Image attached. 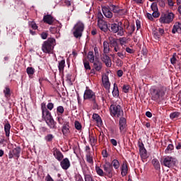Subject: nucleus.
<instances>
[{"instance_id": "nucleus-38", "label": "nucleus", "mask_w": 181, "mask_h": 181, "mask_svg": "<svg viewBox=\"0 0 181 181\" xmlns=\"http://www.w3.org/2000/svg\"><path fill=\"white\" fill-rule=\"evenodd\" d=\"M86 160L90 165H93L94 163V161L93 160V156H91L90 154L86 155Z\"/></svg>"}, {"instance_id": "nucleus-32", "label": "nucleus", "mask_w": 181, "mask_h": 181, "mask_svg": "<svg viewBox=\"0 0 181 181\" xmlns=\"http://www.w3.org/2000/svg\"><path fill=\"white\" fill-rule=\"evenodd\" d=\"M88 59L90 63H94L95 57L94 56V52L93 51L88 52Z\"/></svg>"}, {"instance_id": "nucleus-10", "label": "nucleus", "mask_w": 181, "mask_h": 181, "mask_svg": "<svg viewBox=\"0 0 181 181\" xmlns=\"http://www.w3.org/2000/svg\"><path fill=\"white\" fill-rule=\"evenodd\" d=\"M119 125L120 132L125 133V131H127V119L121 117L119 121Z\"/></svg>"}, {"instance_id": "nucleus-21", "label": "nucleus", "mask_w": 181, "mask_h": 181, "mask_svg": "<svg viewBox=\"0 0 181 181\" xmlns=\"http://www.w3.org/2000/svg\"><path fill=\"white\" fill-rule=\"evenodd\" d=\"M128 173V165H127V162H124L121 167V175L122 176H127Z\"/></svg>"}, {"instance_id": "nucleus-63", "label": "nucleus", "mask_w": 181, "mask_h": 181, "mask_svg": "<svg viewBox=\"0 0 181 181\" xmlns=\"http://www.w3.org/2000/svg\"><path fill=\"white\" fill-rule=\"evenodd\" d=\"M152 15H153V18H158V17H159V13L158 12V11H153Z\"/></svg>"}, {"instance_id": "nucleus-28", "label": "nucleus", "mask_w": 181, "mask_h": 181, "mask_svg": "<svg viewBox=\"0 0 181 181\" xmlns=\"http://www.w3.org/2000/svg\"><path fill=\"white\" fill-rule=\"evenodd\" d=\"M152 164L156 170H159V169H160V164L159 163V160H158V159L153 158L152 160Z\"/></svg>"}, {"instance_id": "nucleus-61", "label": "nucleus", "mask_w": 181, "mask_h": 181, "mask_svg": "<svg viewBox=\"0 0 181 181\" xmlns=\"http://www.w3.org/2000/svg\"><path fill=\"white\" fill-rule=\"evenodd\" d=\"M46 181H54L53 178H52V176H50L49 174L45 177Z\"/></svg>"}, {"instance_id": "nucleus-59", "label": "nucleus", "mask_w": 181, "mask_h": 181, "mask_svg": "<svg viewBox=\"0 0 181 181\" xmlns=\"http://www.w3.org/2000/svg\"><path fill=\"white\" fill-rule=\"evenodd\" d=\"M175 54H174L173 57L170 59V62L172 64H176L177 59H176V57H175Z\"/></svg>"}, {"instance_id": "nucleus-15", "label": "nucleus", "mask_w": 181, "mask_h": 181, "mask_svg": "<svg viewBox=\"0 0 181 181\" xmlns=\"http://www.w3.org/2000/svg\"><path fill=\"white\" fill-rule=\"evenodd\" d=\"M60 165L64 170H67L70 168V160L69 158H65L61 161Z\"/></svg>"}, {"instance_id": "nucleus-17", "label": "nucleus", "mask_w": 181, "mask_h": 181, "mask_svg": "<svg viewBox=\"0 0 181 181\" xmlns=\"http://www.w3.org/2000/svg\"><path fill=\"white\" fill-rule=\"evenodd\" d=\"M53 155L54 158L59 160V162H62V160H63V153H62L61 151H59L58 149L54 148Z\"/></svg>"}, {"instance_id": "nucleus-46", "label": "nucleus", "mask_w": 181, "mask_h": 181, "mask_svg": "<svg viewBox=\"0 0 181 181\" xmlns=\"http://www.w3.org/2000/svg\"><path fill=\"white\" fill-rule=\"evenodd\" d=\"M57 112H59V114H63L64 112V107H63V106H58L57 107Z\"/></svg>"}, {"instance_id": "nucleus-29", "label": "nucleus", "mask_w": 181, "mask_h": 181, "mask_svg": "<svg viewBox=\"0 0 181 181\" xmlns=\"http://www.w3.org/2000/svg\"><path fill=\"white\" fill-rule=\"evenodd\" d=\"M112 93L113 97H118L119 95V90H118V86L115 83H114L113 90Z\"/></svg>"}, {"instance_id": "nucleus-22", "label": "nucleus", "mask_w": 181, "mask_h": 181, "mask_svg": "<svg viewBox=\"0 0 181 181\" xmlns=\"http://www.w3.org/2000/svg\"><path fill=\"white\" fill-rule=\"evenodd\" d=\"M179 32H181V23H176L172 30V33H177Z\"/></svg>"}, {"instance_id": "nucleus-52", "label": "nucleus", "mask_w": 181, "mask_h": 181, "mask_svg": "<svg viewBox=\"0 0 181 181\" xmlns=\"http://www.w3.org/2000/svg\"><path fill=\"white\" fill-rule=\"evenodd\" d=\"M129 88H130V86L129 85H124L123 86V88H122V90L124 93H129Z\"/></svg>"}, {"instance_id": "nucleus-2", "label": "nucleus", "mask_w": 181, "mask_h": 181, "mask_svg": "<svg viewBox=\"0 0 181 181\" xmlns=\"http://www.w3.org/2000/svg\"><path fill=\"white\" fill-rule=\"evenodd\" d=\"M56 46V40L54 38H48L47 40L45 41L42 45V50L43 53L47 54H52L53 53V49Z\"/></svg>"}, {"instance_id": "nucleus-43", "label": "nucleus", "mask_w": 181, "mask_h": 181, "mask_svg": "<svg viewBox=\"0 0 181 181\" xmlns=\"http://www.w3.org/2000/svg\"><path fill=\"white\" fill-rule=\"evenodd\" d=\"M29 25L31 26L32 29H33L34 30H36V29H37V25H36V23H35V21H30Z\"/></svg>"}, {"instance_id": "nucleus-35", "label": "nucleus", "mask_w": 181, "mask_h": 181, "mask_svg": "<svg viewBox=\"0 0 181 181\" xmlns=\"http://www.w3.org/2000/svg\"><path fill=\"white\" fill-rule=\"evenodd\" d=\"M69 123H66L65 124L63 125L62 127V133L64 134V135H67V134H69Z\"/></svg>"}, {"instance_id": "nucleus-58", "label": "nucleus", "mask_w": 181, "mask_h": 181, "mask_svg": "<svg viewBox=\"0 0 181 181\" xmlns=\"http://www.w3.org/2000/svg\"><path fill=\"white\" fill-rule=\"evenodd\" d=\"M48 34L47 33L43 32L41 34V38L43 39V40H45V39H47Z\"/></svg>"}, {"instance_id": "nucleus-18", "label": "nucleus", "mask_w": 181, "mask_h": 181, "mask_svg": "<svg viewBox=\"0 0 181 181\" xmlns=\"http://www.w3.org/2000/svg\"><path fill=\"white\" fill-rule=\"evenodd\" d=\"M43 22H45V23H47L48 25H52L53 22H54V18L49 14L45 15L43 17Z\"/></svg>"}, {"instance_id": "nucleus-37", "label": "nucleus", "mask_w": 181, "mask_h": 181, "mask_svg": "<svg viewBox=\"0 0 181 181\" xmlns=\"http://www.w3.org/2000/svg\"><path fill=\"white\" fill-rule=\"evenodd\" d=\"M174 148L173 144H169L165 151V153H170V152L173 151Z\"/></svg>"}, {"instance_id": "nucleus-44", "label": "nucleus", "mask_w": 181, "mask_h": 181, "mask_svg": "<svg viewBox=\"0 0 181 181\" xmlns=\"http://www.w3.org/2000/svg\"><path fill=\"white\" fill-rule=\"evenodd\" d=\"M118 57H119L120 59H125V52L124 51H122V52H118L117 53Z\"/></svg>"}, {"instance_id": "nucleus-25", "label": "nucleus", "mask_w": 181, "mask_h": 181, "mask_svg": "<svg viewBox=\"0 0 181 181\" xmlns=\"http://www.w3.org/2000/svg\"><path fill=\"white\" fill-rule=\"evenodd\" d=\"M64 67H66V61L64 59H62L59 62L58 65V69L60 73H62V71H64Z\"/></svg>"}, {"instance_id": "nucleus-23", "label": "nucleus", "mask_w": 181, "mask_h": 181, "mask_svg": "<svg viewBox=\"0 0 181 181\" xmlns=\"http://www.w3.org/2000/svg\"><path fill=\"white\" fill-rule=\"evenodd\" d=\"M93 63V69L96 71H100L101 70V69H103V64L101 63V62L95 61Z\"/></svg>"}, {"instance_id": "nucleus-6", "label": "nucleus", "mask_w": 181, "mask_h": 181, "mask_svg": "<svg viewBox=\"0 0 181 181\" xmlns=\"http://www.w3.org/2000/svg\"><path fill=\"white\" fill-rule=\"evenodd\" d=\"M41 110L42 119H45V121H47L48 119L53 118V117L52 116V113L47 110V108H46V103H42L41 104Z\"/></svg>"}, {"instance_id": "nucleus-57", "label": "nucleus", "mask_w": 181, "mask_h": 181, "mask_svg": "<svg viewBox=\"0 0 181 181\" xmlns=\"http://www.w3.org/2000/svg\"><path fill=\"white\" fill-rule=\"evenodd\" d=\"M119 42H120V45L122 46L127 43V38L125 37L119 38Z\"/></svg>"}, {"instance_id": "nucleus-55", "label": "nucleus", "mask_w": 181, "mask_h": 181, "mask_svg": "<svg viewBox=\"0 0 181 181\" xmlns=\"http://www.w3.org/2000/svg\"><path fill=\"white\" fill-rule=\"evenodd\" d=\"M4 93L6 95V97H8V95H9V94H11V89H9V88H6V89L4 90Z\"/></svg>"}, {"instance_id": "nucleus-34", "label": "nucleus", "mask_w": 181, "mask_h": 181, "mask_svg": "<svg viewBox=\"0 0 181 181\" xmlns=\"http://www.w3.org/2000/svg\"><path fill=\"white\" fill-rule=\"evenodd\" d=\"M110 11H112V12H114V13H118V12H119L120 8L118 6L111 4L110 6Z\"/></svg>"}, {"instance_id": "nucleus-24", "label": "nucleus", "mask_w": 181, "mask_h": 181, "mask_svg": "<svg viewBox=\"0 0 181 181\" xmlns=\"http://www.w3.org/2000/svg\"><path fill=\"white\" fill-rule=\"evenodd\" d=\"M110 53V44L107 41L103 42V54H108Z\"/></svg>"}, {"instance_id": "nucleus-51", "label": "nucleus", "mask_w": 181, "mask_h": 181, "mask_svg": "<svg viewBox=\"0 0 181 181\" xmlns=\"http://www.w3.org/2000/svg\"><path fill=\"white\" fill-rule=\"evenodd\" d=\"M116 64L118 67H122V64H124V62L120 59H117L116 60Z\"/></svg>"}, {"instance_id": "nucleus-1", "label": "nucleus", "mask_w": 181, "mask_h": 181, "mask_svg": "<svg viewBox=\"0 0 181 181\" xmlns=\"http://www.w3.org/2000/svg\"><path fill=\"white\" fill-rule=\"evenodd\" d=\"M150 93L151 95V100L156 101V103H160L165 96V89L163 87H152L150 89Z\"/></svg>"}, {"instance_id": "nucleus-14", "label": "nucleus", "mask_w": 181, "mask_h": 181, "mask_svg": "<svg viewBox=\"0 0 181 181\" xmlns=\"http://www.w3.org/2000/svg\"><path fill=\"white\" fill-rule=\"evenodd\" d=\"M102 62L105 63L107 67H111L112 62L111 61V58H110L107 54H103L102 57Z\"/></svg>"}, {"instance_id": "nucleus-64", "label": "nucleus", "mask_w": 181, "mask_h": 181, "mask_svg": "<svg viewBox=\"0 0 181 181\" xmlns=\"http://www.w3.org/2000/svg\"><path fill=\"white\" fill-rule=\"evenodd\" d=\"M160 6H162V8H163V6H165V1H163V0H157Z\"/></svg>"}, {"instance_id": "nucleus-54", "label": "nucleus", "mask_w": 181, "mask_h": 181, "mask_svg": "<svg viewBox=\"0 0 181 181\" xmlns=\"http://www.w3.org/2000/svg\"><path fill=\"white\" fill-rule=\"evenodd\" d=\"M75 180H76V181H84V180H83V177H81V175H79V174L76 175Z\"/></svg>"}, {"instance_id": "nucleus-45", "label": "nucleus", "mask_w": 181, "mask_h": 181, "mask_svg": "<svg viewBox=\"0 0 181 181\" xmlns=\"http://www.w3.org/2000/svg\"><path fill=\"white\" fill-rule=\"evenodd\" d=\"M75 128L78 131H80L81 129V124L78 122V121H75L74 122Z\"/></svg>"}, {"instance_id": "nucleus-47", "label": "nucleus", "mask_w": 181, "mask_h": 181, "mask_svg": "<svg viewBox=\"0 0 181 181\" xmlns=\"http://www.w3.org/2000/svg\"><path fill=\"white\" fill-rule=\"evenodd\" d=\"M151 8V10L153 11V12L158 11V6H157L156 3H152Z\"/></svg>"}, {"instance_id": "nucleus-4", "label": "nucleus", "mask_w": 181, "mask_h": 181, "mask_svg": "<svg viewBox=\"0 0 181 181\" xmlns=\"http://www.w3.org/2000/svg\"><path fill=\"white\" fill-rule=\"evenodd\" d=\"M73 35L74 37L78 39L83 36V32L84 31V23L81 21H78L74 27Z\"/></svg>"}, {"instance_id": "nucleus-36", "label": "nucleus", "mask_w": 181, "mask_h": 181, "mask_svg": "<svg viewBox=\"0 0 181 181\" xmlns=\"http://www.w3.org/2000/svg\"><path fill=\"white\" fill-rule=\"evenodd\" d=\"M112 165L115 168V169H119V161L118 160H113L112 161Z\"/></svg>"}, {"instance_id": "nucleus-5", "label": "nucleus", "mask_w": 181, "mask_h": 181, "mask_svg": "<svg viewBox=\"0 0 181 181\" xmlns=\"http://www.w3.org/2000/svg\"><path fill=\"white\" fill-rule=\"evenodd\" d=\"M175 15L173 13H167L161 14L159 21L160 23H170V22L173 21Z\"/></svg>"}, {"instance_id": "nucleus-40", "label": "nucleus", "mask_w": 181, "mask_h": 181, "mask_svg": "<svg viewBox=\"0 0 181 181\" xmlns=\"http://www.w3.org/2000/svg\"><path fill=\"white\" fill-rule=\"evenodd\" d=\"M95 170L99 176H104V171H103V169L100 168V167H95Z\"/></svg>"}, {"instance_id": "nucleus-48", "label": "nucleus", "mask_w": 181, "mask_h": 181, "mask_svg": "<svg viewBox=\"0 0 181 181\" xmlns=\"http://www.w3.org/2000/svg\"><path fill=\"white\" fill-rule=\"evenodd\" d=\"M124 28L121 26L119 27V30L117 31V35L119 36H124Z\"/></svg>"}, {"instance_id": "nucleus-19", "label": "nucleus", "mask_w": 181, "mask_h": 181, "mask_svg": "<svg viewBox=\"0 0 181 181\" xmlns=\"http://www.w3.org/2000/svg\"><path fill=\"white\" fill-rule=\"evenodd\" d=\"M45 122L50 128V129H56V122H54L53 117H51V119H48V120H45Z\"/></svg>"}, {"instance_id": "nucleus-39", "label": "nucleus", "mask_w": 181, "mask_h": 181, "mask_svg": "<svg viewBox=\"0 0 181 181\" xmlns=\"http://www.w3.org/2000/svg\"><path fill=\"white\" fill-rule=\"evenodd\" d=\"M53 138H54V136L49 134L45 137V141H47V142H52V141H53Z\"/></svg>"}, {"instance_id": "nucleus-13", "label": "nucleus", "mask_w": 181, "mask_h": 181, "mask_svg": "<svg viewBox=\"0 0 181 181\" xmlns=\"http://www.w3.org/2000/svg\"><path fill=\"white\" fill-rule=\"evenodd\" d=\"M83 173L84 175L85 181H94L93 180V175H91V173H90L88 168H84L83 170Z\"/></svg>"}, {"instance_id": "nucleus-3", "label": "nucleus", "mask_w": 181, "mask_h": 181, "mask_svg": "<svg viewBox=\"0 0 181 181\" xmlns=\"http://www.w3.org/2000/svg\"><path fill=\"white\" fill-rule=\"evenodd\" d=\"M110 115L115 118H121L124 117V110L121 105L117 103H113L110 107Z\"/></svg>"}, {"instance_id": "nucleus-20", "label": "nucleus", "mask_w": 181, "mask_h": 181, "mask_svg": "<svg viewBox=\"0 0 181 181\" xmlns=\"http://www.w3.org/2000/svg\"><path fill=\"white\" fill-rule=\"evenodd\" d=\"M98 25L100 29L102 30L103 32H107V30H108V25H107V23L105 21H98Z\"/></svg>"}, {"instance_id": "nucleus-41", "label": "nucleus", "mask_w": 181, "mask_h": 181, "mask_svg": "<svg viewBox=\"0 0 181 181\" xmlns=\"http://www.w3.org/2000/svg\"><path fill=\"white\" fill-rule=\"evenodd\" d=\"M179 115H180V113H179L177 112H174L170 115V117L171 118V119H173L175 118H177V117H179Z\"/></svg>"}, {"instance_id": "nucleus-27", "label": "nucleus", "mask_w": 181, "mask_h": 181, "mask_svg": "<svg viewBox=\"0 0 181 181\" xmlns=\"http://www.w3.org/2000/svg\"><path fill=\"white\" fill-rule=\"evenodd\" d=\"M111 32H113V33H117L118 30H119V24L113 23L111 24Z\"/></svg>"}, {"instance_id": "nucleus-53", "label": "nucleus", "mask_w": 181, "mask_h": 181, "mask_svg": "<svg viewBox=\"0 0 181 181\" xmlns=\"http://www.w3.org/2000/svg\"><path fill=\"white\" fill-rule=\"evenodd\" d=\"M47 110H49V111H52V110H53V108H54V104H53L52 103H49L47 105Z\"/></svg>"}, {"instance_id": "nucleus-8", "label": "nucleus", "mask_w": 181, "mask_h": 181, "mask_svg": "<svg viewBox=\"0 0 181 181\" xmlns=\"http://www.w3.org/2000/svg\"><path fill=\"white\" fill-rule=\"evenodd\" d=\"M83 98L84 100H90V101L95 103V93L90 89L86 90H85Z\"/></svg>"}, {"instance_id": "nucleus-31", "label": "nucleus", "mask_w": 181, "mask_h": 181, "mask_svg": "<svg viewBox=\"0 0 181 181\" xmlns=\"http://www.w3.org/2000/svg\"><path fill=\"white\" fill-rule=\"evenodd\" d=\"M139 152L141 156H146V149L144 147V144L139 145Z\"/></svg>"}, {"instance_id": "nucleus-9", "label": "nucleus", "mask_w": 181, "mask_h": 181, "mask_svg": "<svg viewBox=\"0 0 181 181\" xmlns=\"http://www.w3.org/2000/svg\"><path fill=\"white\" fill-rule=\"evenodd\" d=\"M21 156V147H16L13 148L12 151H9L8 158L9 159H12V158H18Z\"/></svg>"}, {"instance_id": "nucleus-56", "label": "nucleus", "mask_w": 181, "mask_h": 181, "mask_svg": "<svg viewBox=\"0 0 181 181\" xmlns=\"http://www.w3.org/2000/svg\"><path fill=\"white\" fill-rule=\"evenodd\" d=\"M117 13L120 16L125 15V13H127V10L119 8V11L117 12Z\"/></svg>"}, {"instance_id": "nucleus-12", "label": "nucleus", "mask_w": 181, "mask_h": 181, "mask_svg": "<svg viewBox=\"0 0 181 181\" xmlns=\"http://www.w3.org/2000/svg\"><path fill=\"white\" fill-rule=\"evenodd\" d=\"M103 170L109 176H112V165L110 163H105L103 165Z\"/></svg>"}, {"instance_id": "nucleus-30", "label": "nucleus", "mask_w": 181, "mask_h": 181, "mask_svg": "<svg viewBox=\"0 0 181 181\" xmlns=\"http://www.w3.org/2000/svg\"><path fill=\"white\" fill-rule=\"evenodd\" d=\"M4 131L6 132V136H9V134H11V124L6 123L4 125Z\"/></svg>"}, {"instance_id": "nucleus-60", "label": "nucleus", "mask_w": 181, "mask_h": 181, "mask_svg": "<svg viewBox=\"0 0 181 181\" xmlns=\"http://www.w3.org/2000/svg\"><path fill=\"white\" fill-rule=\"evenodd\" d=\"M136 25L137 30H139V28H141V21H139V20H136Z\"/></svg>"}, {"instance_id": "nucleus-62", "label": "nucleus", "mask_w": 181, "mask_h": 181, "mask_svg": "<svg viewBox=\"0 0 181 181\" xmlns=\"http://www.w3.org/2000/svg\"><path fill=\"white\" fill-rule=\"evenodd\" d=\"M123 75H124V71H122V70L120 69L117 71L118 77H122Z\"/></svg>"}, {"instance_id": "nucleus-16", "label": "nucleus", "mask_w": 181, "mask_h": 181, "mask_svg": "<svg viewBox=\"0 0 181 181\" xmlns=\"http://www.w3.org/2000/svg\"><path fill=\"white\" fill-rule=\"evenodd\" d=\"M102 12L105 18H108L109 19L112 18V12H111V9H110V8L107 6L102 7Z\"/></svg>"}, {"instance_id": "nucleus-50", "label": "nucleus", "mask_w": 181, "mask_h": 181, "mask_svg": "<svg viewBox=\"0 0 181 181\" xmlns=\"http://www.w3.org/2000/svg\"><path fill=\"white\" fill-rule=\"evenodd\" d=\"M129 30V35H132L134 32H135V25H130V27H127V29Z\"/></svg>"}, {"instance_id": "nucleus-42", "label": "nucleus", "mask_w": 181, "mask_h": 181, "mask_svg": "<svg viewBox=\"0 0 181 181\" xmlns=\"http://www.w3.org/2000/svg\"><path fill=\"white\" fill-rule=\"evenodd\" d=\"M83 66L86 70H91V66H90V62L87 61H83Z\"/></svg>"}, {"instance_id": "nucleus-11", "label": "nucleus", "mask_w": 181, "mask_h": 181, "mask_svg": "<svg viewBox=\"0 0 181 181\" xmlns=\"http://www.w3.org/2000/svg\"><path fill=\"white\" fill-rule=\"evenodd\" d=\"M102 83L103 84L104 88L106 90H108V91H110V87H111V83H110V79L108 78V76L103 75Z\"/></svg>"}, {"instance_id": "nucleus-49", "label": "nucleus", "mask_w": 181, "mask_h": 181, "mask_svg": "<svg viewBox=\"0 0 181 181\" xmlns=\"http://www.w3.org/2000/svg\"><path fill=\"white\" fill-rule=\"evenodd\" d=\"M110 46L112 47H115L116 46H118V42H117V40L113 39L110 41Z\"/></svg>"}, {"instance_id": "nucleus-26", "label": "nucleus", "mask_w": 181, "mask_h": 181, "mask_svg": "<svg viewBox=\"0 0 181 181\" xmlns=\"http://www.w3.org/2000/svg\"><path fill=\"white\" fill-rule=\"evenodd\" d=\"M93 119L96 121L98 125H101V124H103V121L101 120V117H100V115H98V114L94 113L93 115Z\"/></svg>"}, {"instance_id": "nucleus-33", "label": "nucleus", "mask_w": 181, "mask_h": 181, "mask_svg": "<svg viewBox=\"0 0 181 181\" xmlns=\"http://www.w3.org/2000/svg\"><path fill=\"white\" fill-rule=\"evenodd\" d=\"M26 73L30 77L31 76H33L35 74V69L32 66H28L26 69Z\"/></svg>"}, {"instance_id": "nucleus-7", "label": "nucleus", "mask_w": 181, "mask_h": 181, "mask_svg": "<svg viewBox=\"0 0 181 181\" xmlns=\"http://www.w3.org/2000/svg\"><path fill=\"white\" fill-rule=\"evenodd\" d=\"M161 163L166 168H173L176 165V160L172 157L167 156L163 158Z\"/></svg>"}]
</instances>
